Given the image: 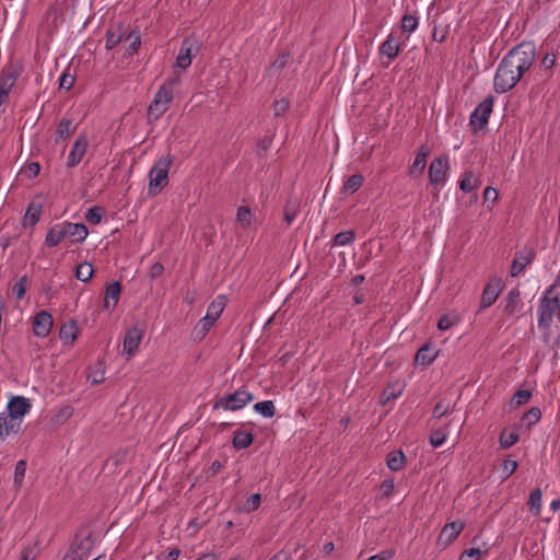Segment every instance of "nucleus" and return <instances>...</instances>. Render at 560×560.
Listing matches in <instances>:
<instances>
[{"label": "nucleus", "mask_w": 560, "mask_h": 560, "mask_svg": "<svg viewBox=\"0 0 560 560\" xmlns=\"http://www.w3.org/2000/svg\"><path fill=\"white\" fill-rule=\"evenodd\" d=\"M541 419V411L538 407H532L524 416L523 422L529 428Z\"/></svg>", "instance_id": "45"}, {"label": "nucleus", "mask_w": 560, "mask_h": 560, "mask_svg": "<svg viewBox=\"0 0 560 560\" xmlns=\"http://www.w3.org/2000/svg\"><path fill=\"white\" fill-rule=\"evenodd\" d=\"M429 154V150L422 147L418 153L416 154L415 161L409 168V174L412 177H418L422 174L427 165V156Z\"/></svg>", "instance_id": "28"}, {"label": "nucleus", "mask_w": 560, "mask_h": 560, "mask_svg": "<svg viewBox=\"0 0 560 560\" xmlns=\"http://www.w3.org/2000/svg\"><path fill=\"white\" fill-rule=\"evenodd\" d=\"M105 215V211L102 207L95 206L88 210L85 219L90 224L96 225L101 223Z\"/></svg>", "instance_id": "42"}, {"label": "nucleus", "mask_w": 560, "mask_h": 560, "mask_svg": "<svg viewBox=\"0 0 560 560\" xmlns=\"http://www.w3.org/2000/svg\"><path fill=\"white\" fill-rule=\"evenodd\" d=\"M380 51L383 56L388 59H394L400 51V45L398 40L390 34L387 39L381 45Z\"/></svg>", "instance_id": "30"}, {"label": "nucleus", "mask_w": 560, "mask_h": 560, "mask_svg": "<svg viewBox=\"0 0 560 560\" xmlns=\"http://www.w3.org/2000/svg\"><path fill=\"white\" fill-rule=\"evenodd\" d=\"M77 127L78 124L71 118H62L56 130L57 139L66 140L77 130Z\"/></svg>", "instance_id": "31"}, {"label": "nucleus", "mask_w": 560, "mask_h": 560, "mask_svg": "<svg viewBox=\"0 0 560 560\" xmlns=\"http://www.w3.org/2000/svg\"><path fill=\"white\" fill-rule=\"evenodd\" d=\"M122 43L126 48V51L129 55L135 54L139 49L140 44H141L139 32L131 31L127 35L125 34Z\"/></svg>", "instance_id": "33"}, {"label": "nucleus", "mask_w": 560, "mask_h": 560, "mask_svg": "<svg viewBox=\"0 0 560 560\" xmlns=\"http://www.w3.org/2000/svg\"><path fill=\"white\" fill-rule=\"evenodd\" d=\"M254 410L265 418H271L276 413V407L271 400H265L255 404Z\"/></svg>", "instance_id": "40"}, {"label": "nucleus", "mask_w": 560, "mask_h": 560, "mask_svg": "<svg viewBox=\"0 0 560 560\" xmlns=\"http://www.w3.org/2000/svg\"><path fill=\"white\" fill-rule=\"evenodd\" d=\"M500 294L499 282L488 283L482 292L480 300V308L485 310L490 307L498 299Z\"/></svg>", "instance_id": "22"}, {"label": "nucleus", "mask_w": 560, "mask_h": 560, "mask_svg": "<svg viewBox=\"0 0 560 560\" xmlns=\"http://www.w3.org/2000/svg\"><path fill=\"white\" fill-rule=\"evenodd\" d=\"M394 490V480L393 479H386L381 485V491L384 495H390Z\"/></svg>", "instance_id": "60"}, {"label": "nucleus", "mask_w": 560, "mask_h": 560, "mask_svg": "<svg viewBox=\"0 0 560 560\" xmlns=\"http://www.w3.org/2000/svg\"><path fill=\"white\" fill-rule=\"evenodd\" d=\"M42 203L37 201H32L25 212L23 218L24 226H34L40 219L42 215Z\"/></svg>", "instance_id": "26"}, {"label": "nucleus", "mask_w": 560, "mask_h": 560, "mask_svg": "<svg viewBox=\"0 0 560 560\" xmlns=\"http://www.w3.org/2000/svg\"><path fill=\"white\" fill-rule=\"evenodd\" d=\"M16 77L13 73H4L0 78V105L11 101L10 94L13 92Z\"/></svg>", "instance_id": "21"}, {"label": "nucleus", "mask_w": 560, "mask_h": 560, "mask_svg": "<svg viewBox=\"0 0 560 560\" xmlns=\"http://www.w3.org/2000/svg\"><path fill=\"white\" fill-rule=\"evenodd\" d=\"M535 55V46L532 43H523L511 50L497 70L495 91L504 93L511 90L533 66Z\"/></svg>", "instance_id": "2"}, {"label": "nucleus", "mask_w": 560, "mask_h": 560, "mask_svg": "<svg viewBox=\"0 0 560 560\" xmlns=\"http://www.w3.org/2000/svg\"><path fill=\"white\" fill-rule=\"evenodd\" d=\"M541 497H542V494L539 489H534L529 494L528 505H529L530 512L535 516H538L541 512Z\"/></svg>", "instance_id": "38"}, {"label": "nucleus", "mask_w": 560, "mask_h": 560, "mask_svg": "<svg viewBox=\"0 0 560 560\" xmlns=\"http://www.w3.org/2000/svg\"><path fill=\"white\" fill-rule=\"evenodd\" d=\"M532 397V393L527 389H518L512 400H511V406L512 407H520L522 405H524L525 402H527Z\"/></svg>", "instance_id": "49"}, {"label": "nucleus", "mask_w": 560, "mask_h": 560, "mask_svg": "<svg viewBox=\"0 0 560 560\" xmlns=\"http://www.w3.org/2000/svg\"><path fill=\"white\" fill-rule=\"evenodd\" d=\"M73 413V409L70 406H66L61 408L52 418L55 424H62L66 422Z\"/></svg>", "instance_id": "51"}, {"label": "nucleus", "mask_w": 560, "mask_h": 560, "mask_svg": "<svg viewBox=\"0 0 560 560\" xmlns=\"http://www.w3.org/2000/svg\"><path fill=\"white\" fill-rule=\"evenodd\" d=\"M254 399V395L246 389L240 388L232 394L224 395L215 400L213 409L236 411L243 409Z\"/></svg>", "instance_id": "6"}, {"label": "nucleus", "mask_w": 560, "mask_h": 560, "mask_svg": "<svg viewBox=\"0 0 560 560\" xmlns=\"http://www.w3.org/2000/svg\"><path fill=\"white\" fill-rule=\"evenodd\" d=\"M261 503V495L259 493L252 494L242 505L241 511L244 513H250L256 511Z\"/></svg>", "instance_id": "43"}, {"label": "nucleus", "mask_w": 560, "mask_h": 560, "mask_svg": "<svg viewBox=\"0 0 560 560\" xmlns=\"http://www.w3.org/2000/svg\"><path fill=\"white\" fill-rule=\"evenodd\" d=\"M175 97V91H174V83L168 82L163 84L160 90L158 91L153 105H165L167 103H171L174 101Z\"/></svg>", "instance_id": "27"}, {"label": "nucleus", "mask_w": 560, "mask_h": 560, "mask_svg": "<svg viewBox=\"0 0 560 560\" xmlns=\"http://www.w3.org/2000/svg\"><path fill=\"white\" fill-rule=\"evenodd\" d=\"M225 306V298L220 295L210 303L206 315L198 322L195 332L203 338L213 324L219 319Z\"/></svg>", "instance_id": "7"}, {"label": "nucleus", "mask_w": 560, "mask_h": 560, "mask_svg": "<svg viewBox=\"0 0 560 560\" xmlns=\"http://www.w3.org/2000/svg\"><path fill=\"white\" fill-rule=\"evenodd\" d=\"M88 557L86 548L83 546V540L75 538L68 551L65 553L62 560H84Z\"/></svg>", "instance_id": "25"}, {"label": "nucleus", "mask_w": 560, "mask_h": 560, "mask_svg": "<svg viewBox=\"0 0 560 560\" xmlns=\"http://www.w3.org/2000/svg\"><path fill=\"white\" fill-rule=\"evenodd\" d=\"M270 560H290V556L284 551H279Z\"/></svg>", "instance_id": "64"}, {"label": "nucleus", "mask_w": 560, "mask_h": 560, "mask_svg": "<svg viewBox=\"0 0 560 560\" xmlns=\"http://www.w3.org/2000/svg\"><path fill=\"white\" fill-rule=\"evenodd\" d=\"M26 470V463L24 460H19L15 465L14 469V481L15 483H21Z\"/></svg>", "instance_id": "55"}, {"label": "nucleus", "mask_w": 560, "mask_h": 560, "mask_svg": "<svg viewBox=\"0 0 560 560\" xmlns=\"http://www.w3.org/2000/svg\"><path fill=\"white\" fill-rule=\"evenodd\" d=\"M121 293V285L119 282L115 281L113 283H109L106 287L105 295H104V308L108 312L114 310L116 304L119 301Z\"/></svg>", "instance_id": "19"}, {"label": "nucleus", "mask_w": 560, "mask_h": 560, "mask_svg": "<svg viewBox=\"0 0 560 560\" xmlns=\"http://www.w3.org/2000/svg\"><path fill=\"white\" fill-rule=\"evenodd\" d=\"M523 302L518 289H512L504 299L503 312L513 315L522 311Z\"/></svg>", "instance_id": "20"}, {"label": "nucleus", "mask_w": 560, "mask_h": 560, "mask_svg": "<svg viewBox=\"0 0 560 560\" xmlns=\"http://www.w3.org/2000/svg\"><path fill=\"white\" fill-rule=\"evenodd\" d=\"M232 443L237 450L247 448L253 443V434L244 431H236Z\"/></svg>", "instance_id": "35"}, {"label": "nucleus", "mask_w": 560, "mask_h": 560, "mask_svg": "<svg viewBox=\"0 0 560 560\" xmlns=\"http://www.w3.org/2000/svg\"><path fill=\"white\" fill-rule=\"evenodd\" d=\"M520 436L516 432H506L505 430L500 435V445L502 448H509L513 446Z\"/></svg>", "instance_id": "48"}, {"label": "nucleus", "mask_w": 560, "mask_h": 560, "mask_svg": "<svg viewBox=\"0 0 560 560\" xmlns=\"http://www.w3.org/2000/svg\"><path fill=\"white\" fill-rule=\"evenodd\" d=\"M197 48L198 46L195 40L189 38L185 39L176 57L175 68L182 70L187 69L191 65L192 56Z\"/></svg>", "instance_id": "10"}, {"label": "nucleus", "mask_w": 560, "mask_h": 560, "mask_svg": "<svg viewBox=\"0 0 560 560\" xmlns=\"http://www.w3.org/2000/svg\"><path fill=\"white\" fill-rule=\"evenodd\" d=\"M448 159L446 156L435 158L429 166V179L432 185L443 186L447 178Z\"/></svg>", "instance_id": "8"}, {"label": "nucleus", "mask_w": 560, "mask_h": 560, "mask_svg": "<svg viewBox=\"0 0 560 560\" xmlns=\"http://www.w3.org/2000/svg\"><path fill=\"white\" fill-rule=\"evenodd\" d=\"M67 238L72 243H82L88 237L89 231L83 223L65 221Z\"/></svg>", "instance_id": "15"}, {"label": "nucleus", "mask_w": 560, "mask_h": 560, "mask_svg": "<svg viewBox=\"0 0 560 560\" xmlns=\"http://www.w3.org/2000/svg\"><path fill=\"white\" fill-rule=\"evenodd\" d=\"M28 285V278L26 276L21 277L12 287V293L16 300H22L25 295Z\"/></svg>", "instance_id": "44"}, {"label": "nucleus", "mask_w": 560, "mask_h": 560, "mask_svg": "<svg viewBox=\"0 0 560 560\" xmlns=\"http://www.w3.org/2000/svg\"><path fill=\"white\" fill-rule=\"evenodd\" d=\"M65 238H67L65 221L52 225L45 237V245L47 247L58 246Z\"/></svg>", "instance_id": "17"}, {"label": "nucleus", "mask_w": 560, "mask_h": 560, "mask_svg": "<svg viewBox=\"0 0 560 560\" xmlns=\"http://www.w3.org/2000/svg\"><path fill=\"white\" fill-rule=\"evenodd\" d=\"M447 409L448 405H445L443 401H440L435 405L433 409V416L436 418H441L447 412Z\"/></svg>", "instance_id": "61"}, {"label": "nucleus", "mask_w": 560, "mask_h": 560, "mask_svg": "<svg viewBox=\"0 0 560 560\" xmlns=\"http://www.w3.org/2000/svg\"><path fill=\"white\" fill-rule=\"evenodd\" d=\"M78 325L75 320L63 324L59 330V338L66 345H72L78 338Z\"/></svg>", "instance_id": "24"}, {"label": "nucleus", "mask_w": 560, "mask_h": 560, "mask_svg": "<svg viewBox=\"0 0 560 560\" xmlns=\"http://www.w3.org/2000/svg\"><path fill=\"white\" fill-rule=\"evenodd\" d=\"M464 529V524L460 522H452L446 524L440 535V539L445 544L454 541Z\"/></svg>", "instance_id": "23"}, {"label": "nucleus", "mask_w": 560, "mask_h": 560, "mask_svg": "<svg viewBox=\"0 0 560 560\" xmlns=\"http://www.w3.org/2000/svg\"><path fill=\"white\" fill-rule=\"evenodd\" d=\"M124 37L125 31L120 26L110 28L106 35V48L113 49L120 42H124Z\"/></svg>", "instance_id": "34"}, {"label": "nucleus", "mask_w": 560, "mask_h": 560, "mask_svg": "<svg viewBox=\"0 0 560 560\" xmlns=\"http://www.w3.org/2000/svg\"><path fill=\"white\" fill-rule=\"evenodd\" d=\"M535 55V46L532 43H523L511 50L497 70L495 91L504 93L511 90L533 66Z\"/></svg>", "instance_id": "1"}, {"label": "nucleus", "mask_w": 560, "mask_h": 560, "mask_svg": "<svg viewBox=\"0 0 560 560\" xmlns=\"http://www.w3.org/2000/svg\"><path fill=\"white\" fill-rule=\"evenodd\" d=\"M94 269L91 264L82 262L77 267L75 278L82 282H88L92 279Z\"/></svg>", "instance_id": "41"}, {"label": "nucleus", "mask_w": 560, "mask_h": 560, "mask_svg": "<svg viewBox=\"0 0 560 560\" xmlns=\"http://www.w3.org/2000/svg\"><path fill=\"white\" fill-rule=\"evenodd\" d=\"M298 207L294 203H288L284 210V220L291 224L298 217Z\"/></svg>", "instance_id": "54"}, {"label": "nucleus", "mask_w": 560, "mask_h": 560, "mask_svg": "<svg viewBox=\"0 0 560 560\" xmlns=\"http://www.w3.org/2000/svg\"><path fill=\"white\" fill-rule=\"evenodd\" d=\"M446 432L442 429L434 430L430 435V443L433 447H440L446 440Z\"/></svg>", "instance_id": "53"}, {"label": "nucleus", "mask_w": 560, "mask_h": 560, "mask_svg": "<svg viewBox=\"0 0 560 560\" xmlns=\"http://www.w3.org/2000/svg\"><path fill=\"white\" fill-rule=\"evenodd\" d=\"M355 235L353 231L339 232L334 237L335 246H346L354 240Z\"/></svg>", "instance_id": "47"}, {"label": "nucleus", "mask_w": 560, "mask_h": 560, "mask_svg": "<svg viewBox=\"0 0 560 560\" xmlns=\"http://www.w3.org/2000/svg\"><path fill=\"white\" fill-rule=\"evenodd\" d=\"M436 358V354L432 353V349L424 345L416 353V362L422 365L432 363Z\"/></svg>", "instance_id": "37"}, {"label": "nucleus", "mask_w": 560, "mask_h": 560, "mask_svg": "<svg viewBox=\"0 0 560 560\" xmlns=\"http://www.w3.org/2000/svg\"><path fill=\"white\" fill-rule=\"evenodd\" d=\"M405 459V454L401 451L392 452L387 456V467L393 471H398L402 468Z\"/></svg>", "instance_id": "36"}, {"label": "nucleus", "mask_w": 560, "mask_h": 560, "mask_svg": "<svg viewBox=\"0 0 560 560\" xmlns=\"http://www.w3.org/2000/svg\"><path fill=\"white\" fill-rule=\"evenodd\" d=\"M481 555V550L479 548H470L463 552L460 560H472Z\"/></svg>", "instance_id": "58"}, {"label": "nucleus", "mask_w": 560, "mask_h": 560, "mask_svg": "<svg viewBox=\"0 0 560 560\" xmlns=\"http://www.w3.org/2000/svg\"><path fill=\"white\" fill-rule=\"evenodd\" d=\"M173 163L170 155L162 156L156 161L149 172V191L150 194H159L163 187L167 185L168 172Z\"/></svg>", "instance_id": "5"}, {"label": "nucleus", "mask_w": 560, "mask_h": 560, "mask_svg": "<svg viewBox=\"0 0 560 560\" xmlns=\"http://www.w3.org/2000/svg\"><path fill=\"white\" fill-rule=\"evenodd\" d=\"M458 322V317L455 314L443 315L438 322V328L440 330H447Z\"/></svg>", "instance_id": "50"}, {"label": "nucleus", "mask_w": 560, "mask_h": 560, "mask_svg": "<svg viewBox=\"0 0 560 560\" xmlns=\"http://www.w3.org/2000/svg\"><path fill=\"white\" fill-rule=\"evenodd\" d=\"M363 182L361 174H353L343 182L342 190L345 194L352 195L361 188Z\"/></svg>", "instance_id": "32"}, {"label": "nucleus", "mask_w": 560, "mask_h": 560, "mask_svg": "<svg viewBox=\"0 0 560 560\" xmlns=\"http://www.w3.org/2000/svg\"><path fill=\"white\" fill-rule=\"evenodd\" d=\"M252 219H253V214L248 207L242 206L237 209L236 222L241 228H243V229L248 228L252 224Z\"/></svg>", "instance_id": "39"}, {"label": "nucleus", "mask_w": 560, "mask_h": 560, "mask_svg": "<svg viewBox=\"0 0 560 560\" xmlns=\"http://www.w3.org/2000/svg\"><path fill=\"white\" fill-rule=\"evenodd\" d=\"M492 113V107H475L470 114V125L475 130L483 129Z\"/></svg>", "instance_id": "18"}, {"label": "nucleus", "mask_w": 560, "mask_h": 560, "mask_svg": "<svg viewBox=\"0 0 560 560\" xmlns=\"http://www.w3.org/2000/svg\"><path fill=\"white\" fill-rule=\"evenodd\" d=\"M535 55V46L532 43H523L511 50L497 70L495 91L504 93L511 90L533 66Z\"/></svg>", "instance_id": "3"}, {"label": "nucleus", "mask_w": 560, "mask_h": 560, "mask_svg": "<svg viewBox=\"0 0 560 560\" xmlns=\"http://www.w3.org/2000/svg\"><path fill=\"white\" fill-rule=\"evenodd\" d=\"M32 405L30 399L23 396L12 397L7 405V412L16 420H23V417L31 411Z\"/></svg>", "instance_id": "11"}, {"label": "nucleus", "mask_w": 560, "mask_h": 560, "mask_svg": "<svg viewBox=\"0 0 560 560\" xmlns=\"http://www.w3.org/2000/svg\"><path fill=\"white\" fill-rule=\"evenodd\" d=\"M498 191L497 189L492 188V187H487L483 191V199L486 202L488 201H495L498 199Z\"/></svg>", "instance_id": "59"}, {"label": "nucleus", "mask_w": 560, "mask_h": 560, "mask_svg": "<svg viewBox=\"0 0 560 560\" xmlns=\"http://www.w3.org/2000/svg\"><path fill=\"white\" fill-rule=\"evenodd\" d=\"M480 184L481 180L471 171H466L459 180V188L468 194L478 189Z\"/></svg>", "instance_id": "29"}, {"label": "nucleus", "mask_w": 560, "mask_h": 560, "mask_svg": "<svg viewBox=\"0 0 560 560\" xmlns=\"http://www.w3.org/2000/svg\"><path fill=\"white\" fill-rule=\"evenodd\" d=\"M535 253L533 250H527L525 253L518 254L511 266L510 273L512 277H518L525 270V268L532 264L534 260Z\"/></svg>", "instance_id": "16"}, {"label": "nucleus", "mask_w": 560, "mask_h": 560, "mask_svg": "<svg viewBox=\"0 0 560 560\" xmlns=\"http://www.w3.org/2000/svg\"><path fill=\"white\" fill-rule=\"evenodd\" d=\"M22 420H16L7 412L0 413V441H4L9 435L18 433L21 429Z\"/></svg>", "instance_id": "14"}, {"label": "nucleus", "mask_w": 560, "mask_h": 560, "mask_svg": "<svg viewBox=\"0 0 560 560\" xmlns=\"http://www.w3.org/2000/svg\"><path fill=\"white\" fill-rule=\"evenodd\" d=\"M27 168H28V172L31 173V175H33V176H37L39 174V171H40V166L36 162H33V163L28 164Z\"/></svg>", "instance_id": "63"}, {"label": "nucleus", "mask_w": 560, "mask_h": 560, "mask_svg": "<svg viewBox=\"0 0 560 560\" xmlns=\"http://www.w3.org/2000/svg\"><path fill=\"white\" fill-rule=\"evenodd\" d=\"M419 25L418 18L412 14H406L401 19V30L405 33H412Z\"/></svg>", "instance_id": "46"}, {"label": "nucleus", "mask_w": 560, "mask_h": 560, "mask_svg": "<svg viewBox=\"0 0 560 560\" xmlns=\"http://www.w3.org/2000/svg\"><path fill=\"white\" fill-rule=\"evenodd\" d=\"M52 316L47 311H40L34 317L33 331L38 338H45L49 335L52 328Z\"/></svg>", "instance_id": "12"}, {"label": "nucleus", "mask_w": 560, "mask_h": 560, "mask_svg": "<svg viewBox=\"0 0 560 560\" xmlns=\"http://www.w3.org/2000/svg\"><path fill=\"white\" fill-rule=\"evenodd\" d=\"M516 468H517V463L515 460L505 459L502 463L501 469H500L502 478L506 479L510 476H512L515 472Z\"/></svg>", "instance_id": "52"}, {"label": "nucleus", "mask_w": 560, "mask_h": 560, "mask_svg": "<svg viewBox=\"0 0 560 560\" xmlns=\"http://www.w3.org/2000/svg\"><path fill=\"white\" fill-rule=\"evenodd\" d=\"M555 317H560V301L556 285H551L545 292L539 306L538 326L548 328Z\"/></svg>", "instance_id": "4"}, {"label": "nucleus", "mask_w": 560, "mask_h": 560, "mask_svg": "<svg viewBox=\"0 0 560 560\" xmlns=\"http://www.w3.org/2000/svg\"><path fill=\"white\" fill-rule=\"evenodd\" d=\"M73 83L74 77L68 71H66L59 80V86L65 90H69L73 85Z\"/></svg>", "instance_id": "56"}, {"label": "nucleus", "mask_w": 560, "mask_h": 560, "mask_svg": "<svg viewBox=\"0 0 560 560\" xmlns=\"http://www.w3.org/2000/svg\"><path fill=\"white\" fill-rule=\"evenodd\" d=\"M179 555H180V550L179 549H177V548L171 549L167 552V555L165 557V560H177Z\"/></svg>", "instance_id": "62"}, {"label": "nucleus", "mask_w": 560, "mask_h": 560, "mask_svg": "<svg viewBox=\"0 0 560 560\" xmlns=\"http://www.w3.org/2000/svg\"><path fill=\"white\" fill-rule=\"evenodd\" d=\"M142 338L143 330L138 326H133L126 331L122 352L127 354V359H130L138 351Z\"/></svg>", "instance_id": "9"}, {"label": "nucleus", "mask_w": 560, "mask_h": 560, "mask_svg": "<svg viewBox=\"0 0 560 560\" xmlns=\"http://www.w3.org/2000/svg\"><path fill=\"white\" fill-rule=\"evenodd\" d=\"M557 61V57L555 54H547L541 60V67L546 70L551 69Z\"/></svg>", "instance_id": "57"}, {"label": "nucleus", "mask_w": 560, "mask_h": 560, "mask_svg": "<svg viewBox=\"0 0 560 560\" xmlns=\"http://www.w3.org/2000/svg\"><path fill=\"white\" fill-rule=\"evenodd\" d=\"M89 141L85 136H80L73 143L68 158L67 165L69 167L77 166L86 153Z\"/></svg>", "instance_id": "13"}]
</instances>
